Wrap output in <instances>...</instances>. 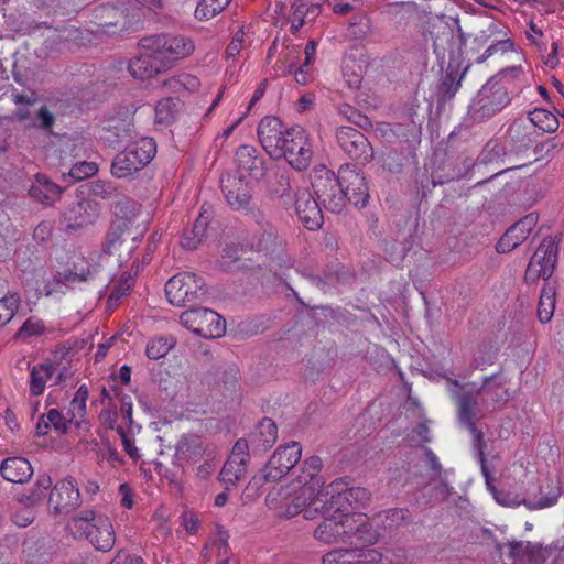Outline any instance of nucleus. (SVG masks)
Wrapping results in <instances>:
<instances>
[{"label":"nucleus","instance_id":"nucleus-36","mask_svg":"<svg viewBox=\"0 0 564 564\" xmlns=\"http://www.w3.org/2000/svg\"><path fill=\"white\" fill-rule=\"evenodd\" d=\"M55 368L52 365L40 364L32 368L30 373V392L32 395H41L44 392L46 381L52 377Z\"/></svg>","mask_w":564,"mask_h":564},{"label":"nucleus","instance_id":"nucleus-4","mask_svg":"<svg viewBox=\"0 0 564 564\" xmlns=\"http://www.w3.org/2000/svg\"><path fill=\"white\" fill-rule=\"evenodd\" d=\"M67 529L76 538H85L100 552H109L116 543V533L107 517L98 516L93 510H84L73 517Z\"/></svg>","mask_w":564,"mask_h":564},{"label":"nucleus","instance_id":"nucleus-12","mask_svg":"<svg viewBox=\"0 0 564 564\" xmlns=\"http://www.w3.org/2000/svg\"><path fill=\"white\" fill-rule=\"evenodd\" d=\"M180 321L187 329L204 338H218L226 329L225 319L215 311L205 307L183 312Z\"/></svg>","mask_w":564,"mask_h":564},{"label":"nucleus","instance_id":"nucleus-40","mask_svg":"<svg viewBox=\"0 0 564 564\" xmlns=\"http://www.w3.org/2000/svg\"><path fill=\"white\" fill-rule=\"evenodd\" d=\"M52 479L47 475H41L39 476L35 485L30 490L28 495H22L20 497V502L24 503L28 507H33L37 503H40L44 497L45 491L51 487Z\"/></svg>","mask_w":564,"mask_h":564},{"label":"nucleus","instance_id":"nucleus-21","mask_svg":"<svg viewBox=\"0 0 564 564\" xmlns=\"http://www.w3.org/2000/svg\"><path fill=\"white\" fill-rule=\"evenodd\" d=\"M278 438V427L275 423L268 417L262 419V421L257 425V427L249 434V440L251 443V453L252 454H262L267 452Z\"/></svg>","mask_w":564,"mask_h":564},{"label":"nucleus","instance_id":"nucleus-1","mask_svg":"<svg viewBox=\"0 0 564 564\" xmlns=\"http://www.w3.org/2000/svg\"><path fill=\"white\" fill-rule=\"evenodd\" d=\"M351 478L344 476L333 481V506L336 511L315 529V539L324 543L347 542L352 533Z\"/></svg>","mask_w":564,"mask_h":564},{"label":"nucleus","instance_id":"nucleus-17","mask_svg":"<svg viewBox=\"0 0 564 564\" xmlns=\"http://www.w3.org/2000/svg\"><path fill=\"white\" fill-rule=\"evenodd\" d=\"M288 128H284L282 121L274 117H264L258 124V139L264 151L271 156L276 158L281 152L280 143L283 140Z\"/></svg>","mask_w":564,"mask_h":564},{"label":"nucleus","instance_id":"nucleus-26","mask_svg":"<svg viewBox=\"0 0 564 564\" xmlns=\"http://www.w3.org/2000/svg\"><path fill=\"white\" fill-rule=\"evenodd\" d=\"M29 194L43 205H52L58 198L61 187L45 175L37 174L36 182L30 187Z\"/></svg>","mask_w":564,"mask_h":564},{"label":"nucleus","instance_id":"nucleus-8","mask_svg":"<svg viewBox=\"0 0 564 564\" xmlns=\"http://www.w3.org/2000/svg\"><path fill=\"white\" fill-rule=\"evenodd\" d=\"M280 147L283 153L274 158L275 160L284 158L288 163L297 171L307 169L313 152L306 132L302 127L295 126L288 128Z\"/></svg>","mask_w":564,"mask_h":564},{"label":"nucleus","instance_id":"nucleus-64","mask_svg":"<svg viewBox=\"0 0 564 564\" xmlns=\"http://www.w3.org/2000/svg\"><path fill=\"white\" fill-rule=\"evenodd\" d=\"M116 431H117V433L121 437V442H122V445H123V448H124L126 453L131 458H138L139 457V449L134 446L133 440H131L128 436V434L126 433V431L123 430L122 426H117Z\"/></svg>","mask_w":564,"mask_h":564},{"label":"nucleus","instance_id":"nucleus-59","mask_svg":"<svg viewBox=\"0 0 564 564\" xmlns=\"http://www.w3.org/2000/svg\"><path fill=\"white\" fill-rule=\"evenodd\" d=\"M336 139L340 148L350 153L352 148V129L348 126H341L337 129Z\"/></svg>","mask_w":564,"mask_h":564},{"label":"nucleus","instance_id":"nucleus-24","mask_svg":"<svg viewBox=\"0 0 564 564\" xmlns=\"http://www.w3.org/2000/svg\"><path fill=\"white\" fill-rule=\"evenodd\" d=\"M560 496H561L560 488H555L554 490L542 496L538 501H533L530 499L529 500L523 499L521 501V503H523L530 510L543 509V508H547V507L555 505ZM494 498L499 505L505 506V507L520 505V502H516L513 499H511L510 494L505 492V491L499 490L498 492H496Z\"/></svg>","mask_w":564,"mask_h":564},{"label":"nucleus","instance_id":"nucleus-2","mask_svg":"<svg viewBox=\"0 0 564 564\" xmlns=\"http://www.w3.org/2000/svg\"><path fill=\"white\" fill-rule=\"evenodd\" d=\"M350 172L349 163L339 166L338 175H335L324 165L312 171L311 184L314 195L325 209L338 214L347 206L350 187L348 174Z\"/></svg>","mask_w":564,"mask_h":564},{"label":"nucleus","instance_id":"nucleus-20","mask_svg":"<svg viewBox=\"0 0 564 564\" xmlns=\"http://www.w3.org/2000/svg\"><path fill=\"white\" fill-rule=\"evenodd\" d=\"M139 227L140 225L130 228L123 218H115L104 245V251L113 254L123 243L134 241L137 236L143 231V228Z\"/></svg>","mask_w":564,"mask_h":564},{"label":"nucleus","instance_id":"nucleus-23","mask_svg":"<svg viewBox=\"0 0 564 564\" xmlns=\"http://www.w3.org/2000/svg\"><path fill=\"white\" fill-rule=\"evenodd\" d=\"M236 164L240 173H247L253 178L264 175L263 160L258 156L256 148L241 145L236 152Z\"/></svg>","mask_w":564,"mask_h":564},{"label":"nucleus","instance_id":"nucleus-19","mask_svg":"<svg viewBox=\"0 0 564 564\" xmlns=\"http://www.w3.org/2000/svg\"><path fill=\"white\" fill-rule=\"evenodd\" d=\"M468 67L459 72V66L448 63L446 69L442 73L436 87V101L438 105H444L451 101L462 86V80L465 77Z\"/></svg>","mask_w":564,"mask_h":564},{"label":"nucleus","instance_id":"nucleus-41","mask_svg":"<svg viewBox=\"0 0 564 564\" xmlns=\"http://www.w3.org/2000/svg\"><path fill=\"white\" fill-rule=\"evenodd\" d=\"M528 237L514 225L510 226L496 245L499 253H507L520 246Z\"/></svg>","mask_w":564,"mask_h":564},{"label":"nucleus","instance_id":"nucleus-39","mask_svg":"<svg viewBox=\"0 0 564 564\" xmlns=\"http://www.w3.org/2000/svg\"><path fill=\"white\" fill-rule=\"evenodd\" d=\"M333 481L326 490H319L313 497L308 498L311 506L316 508L317 513L325 518L336 511V506H333Z\"/></svg>","mask_w":564,"mask_h":564},{"label":"nucleus","instance_id":"nucleus-52","mask_svg":"<svg viewBox=\"0 0 564 564\" xmlns=\"http://www.w3.org/2000/svg\"><path fill=\"white\" fill-rule=\"evenodd\" d=\"M323 564H352L351 549H336L323 556Z\"/></svg>","mask_w":564,"mask_h":564},{"label":"nucleus","instance_id":"nucleus-14","mask_svg":"<svg viewBox=\"0 0 564 564\" xmlns=\"http://www.w3.org/2000/svg\"><path fill=\"white\" fill-rule=\"evenodd\" d=\"M80 502L78 488L72 477L59 480L52 489L48 497V509L54 514H68Z\"/></svg>","mask_w":564,"mask_h":564},{"label":"nucleus","instance_id":"nucleus-60","mask_svg":"<svg viewBox=\"0 0 564 564\" xmlns=\"http://www.w3.org/2000/svg\"><path fill=\"white\" fill-rule=\"evenodd\" d=\"M36 119L39 121V127L47 132L52 131V128L55 123L54 115L48 110L46 106H42L36 112Z\"/></svg>","mask_w":564,"mask_h":564},{"label":"nucleus","instance_id":"nucleus-15","mask_svg":"<svg viewBox=\"0 0 564 564\" xmlns=\"http://www.w3.org/2000/svg\"><path fill=\"white\" fill-rule=\"evenodd\" d=\"M100 214V205L91 198H83L72 203L64 212V224L67 230H77L96 223Z\"/></svg>","mask_w":564,"mask_h":564},{"label":"nucleus","instance_id":"nucleus-30","mask_svg":"<svg viewBox=\"0 0 564 564\" xmlns=\"http://www.w3.org/2000/svg\"><path fill=\"white\" fill-rule=\"evenodd\" d=\"M555 296V286L550 282L544 283L536 311L538 318L543 324L549 323L553 317L556 303Z\"/></svg>","mask_w":564,"mask_h":564},{"label":"nucleus","instance_id":"nucleus-33","mask_svg":"<svg viewBox=\"0 0 564 564\" xmlns=\"http://www.w3.org/2000/svg\"><path fill=\"white\" fill-rule=\"evenodd\" d=\"M208 225V217L204 214H200L191 230L184 231L181 245L184 249L194 250L196 249L203 241Z\"/></svg>","mask_w":564,"mask_h":564},{"label":"nucleus","instance_id":"nucleus-7","mask_svg":"<svg viewBox=\"0 0 564 564\" xmlns=\"http://www.w3.org/2000/svg\"><path fill=\"white\" fill-rule=\"evenodd\" d=\"M167 301L175 306H185L204 301L205 283L192 272H182L172 276L165 284Z\"/></svg>","mask_w":564,"mask_h":564},{"label":"nucleus","instance_id":"nucleus-42","mask_svg":"<svg viewBox=\"0 0 564 564\" xmlns=\"http://www.w3.org/2000/svg\"><path fill=\"white\" fill-rule=\"evenodd\" d=\"M116 218H123L130 228H135V224L140 215V205L131 199L124 198L118 202L115 212Z\"/></svg>","mask_w":564,"mask_h":564},{"label":"nucleus","instance_id":"nucleus-16","mask_svg":"<svg viewBox=\"0 0 564 564\" xmlns=\"http://www.w3.org/2000/svg\"><path fill=\"white\" fill-rule=\"evenodd\" d=\"M142 53L129 63L130 74L145 80L170 69L169 59L159 55L154 50L142 48Z\"/></svg>","mask_w":564,"mask_h":564},{"label":"nucleus","instance_id":"nucleus-11","mask_svg":"<svg viewBox=\"0 0 564 564\" xmlns=\"http://www.w3.org/2000/svg\"><path fill=\"white\" fill-rule=\"evenodd\" d=\"M221 191L231 209L245 212L257 223L263 220V214L257 207L251 188L242 175L239 177L228 176L226 180H221Z\"/></svg>","mask_w":564,"mask_h":564},{"label":"nucleus","instance_id":"nucleus-18","mask_svg":"<svg viewBox=\"0 0 564 564\" xmlns=\"http://www.w3.org/2000/svg\"><path fill=\"white\" fill-rule=\"evenodd\" d=\"M322 204L306 189L296 194L295 209L300 220L310 229L315 230L323 224Z\"/></svg>","mask_w":564,"mask_h":564},{"label":"nucleus","instance_id":"nucleus-62","mask_svg":"<svg viewBox=\"0 0 564 564\" xmlns=\"http://www.w3.org/2000/svg\"><path fill=\"white\" fill-rule=\"evenodd\" d=\"M334 106L337 110V113L341 116L347 122H350V118L352 115V107L349 102L345 101L343 95L339 91H336L333 97Z\"/></svg>","mask_w":564,"mask_h":564},{"label":"nucleus","instance_id":"nucleus-34","mask_svg":"<svg viewBox=\"0 0 564 564\" xmlns=\"http://www.w3.org/2000/svg\"><path fill=\"white\" fill-rule=\"evenodd\" d=\"M530 126L534 129L542 130L543 132L553 133L558 129V119L551 111L543 108H535L528 113Z\"/></svg>","mask_w":564,"mask_h":564},{"label":"nucleus","instance_id":"nucleus-9","mask_svg":"<svg viewBox=\"0 0 564 564\" xmlns=\"http://www.w3.org/2000/svg\"><path fill=\"white\" fill-rule=\"evenodd\" d=\"M560 239L545 237L533 256L531 257L525 270L524 279L529 283L535 282L542 278L545 283L551 279L558 257Z\"/></svg>","mask_w":564,"mask_h":564},{"label":"nucleus","instance_id":"nucleus-43","mask_svg":"<svg viewBox=\"0 0 564 564\" xmlns=\"http://www.w3.org/2000/svg\"><path fill=\"white\" fill-rule=\"evenodd\" d=\"M386 528L390 531L406 527L412 522L411 512L406 508H391L386 510Z\"/></svg>","mask_w":564,"mask_h":564},{"label":"nucleus","instance_id":"nucleus-56","mask_svg":"<svg viewBox=\"0 0 564 564\" xmlns=\"http://www.w3.org/2000/svg\"><path fill=\"white\" fill-rule=\"evenodd\" d=\"M132 284H133V281H132V278L130 274L127 276H122L119 284L112 289V291L109 295L108 302L117 303L120 299H122L123 296H126L128 294V292L132 288Z\"/></svg>","mask_w":564,"mask_h":564},{"label":"nucleus","instance_id":"nucleus-47","mask_svg":"<svg viewBox=\"0 0 564 564\" xmlns=\"http://www.w3.org/2000/svg\"><path fill=\"white\" fill-rule=\"evenodd\" d=\"M176 449L178 453L192 458L203 454L204 445L198 436L185 435L178 441Z\"/></svg>","mask_w":564,"mask_h":564},{"label":"nucleus","instance_id":"nucleus-5","mask_svg":"<svg viewBox=\"0 0 564 564\" xmlns=\"http://www.w3.org/2000/svg\"><path fill=\"white\" fill-rule=\"evenodd\" d=\"M498 375L484 378L481 387L477 390H466L457 380H451L456 390H451V394L457 403V420L462 427L469 431L473 436V443H480L484 440V432L477 429L475 420L481 416L478 398L486 390L489 382L495 380Z\"/></svg>","mask_w":564,"mask_h":564},{"label":"nucleus","instance_id":"nucleus-63","mask_svg":"<svg viewBox=\"0 0 564 564\" xmlns=\"http://www.w3.org/2000/svg\"><path fill=\"white\" fill-rule=\"evenodd\" d=\"M538 219H539L538 214L530 213V214L525 215L524 217H522L517 223H514L513 225L516 226V228L521 230L527 237H529L532 229L536 226Z\"/></svg>","mask_w":564,"mask_h":564},{"label":"nucleus","instance_id":"nucleus-27","mask_svg":"<svg viewBox=\"0 0 564 564\" xmlns=\"http://www.w3.org/2000/svg\"><path fill=\"white\" fill-rule=\"evenodd\" d=\"M323 463L318 456H311L304 460L302 473L297 476V482L305 487L306 490H314L315 487H321L324 481L319 477Z\"/></svg>","mask_w":564,"mask_h":564},{"label":"nucleus","instance_id":"nucleus-25","mask_svg":"<svg viewBox=\"0 0 564 564\" xmlns=\"http://www.w3.org/2000/svg\"><path fill=\"white\" fill-rule=\"evenodd\" d=\"M534 134L532 126L521 119L514 120L508 129V135L517 152L528 150L535 141Z\"/></svg>","mask_w":564,"mask_h":564},{"label":"nucleus","instance_id":"nucleus-45","mask_svg":"<svg viewBox=\"0 0 564 564\" xmlns=\"http://www.w3.org/2000/svg\"><path fill=\"white\" fill-rule=\"evenodd\" d=\"M497 550L502 553L503 547L509 549V556L514 561L513 564H524V560L530 551L531 543L523 541H511L506 544L498 543Z\"/></svg>","mask_w":564,"mask_h":564},{"label":"nucleus","instance_id":"nucleus-38","mask_svg":"<svg viewBox=\"0 0 564 564\" xmlns=\"http://www.w3.org/2000/svg\"><path fill=\"white\" fill-rule=\"evenodd\" d=\"M231 0H199L195 9V18L208 21L223 12Z\"/></svg>","mask_w":564,"mask_h":564},{"label":"nucleus","instance_id":"nucleus-53","mask_svg":"<svg viewBox=\"0 0 564 564\" xmlns=\"http://www.w3.org/2000/svg\"><path fill=\"white\" fill-rule=\"evenodd\" d=\"M513 50L514 44L510 39L497 41L496 43L489 45L484 54L476 59V62L480 64L498 52L506 53Z\"/></svg>","mask_w":564,"mask_h":564},{"label":"nucleus","instance_id":"nucleus-10","mask_svg":"<svg viewBox=\"0 0 564 564\" xmlns=\"http://www.w3.org/2000/svg\"><path fill=\"white\" fill-rule=\"evenodd\" d=\"M141 48L154 50L159 55L169 59L170 68L177 59L189 56L195 48L194 42L185 36L172 34H154L140 40Z\"/></svg>","mask_w":564,"mask_h":564},{"label":"nucleus","instance_id":"nucleus-55","mask_svg":"<svg viewBox=\"0 0 564 564\" xmlns=\"http://www.w3.org/2000/svg\"><path fill=\"white\" fill-rule=\"evenodd\" d=\"M251 452V443L250 440L239 438L231 451V455L229 458H235L237 460H241L243 464H248Z\"/></svg>","mask_w":564,"mask_h":564},{"label":"nucleus","instance_id":"nucleus-44","mask_svg":"<svg viewBox=\"0 0 564 564\" xmlns=\"http://www.w3.org/2000/svg\"><path fill=\"white\" fill-rule=\"evenodd\" d=\"M175 341L167 337H158L151 339L145 349L147 357L151 360H159L166 356L169 351L174 347Z\"/></svg>","mask_w":564,"mask_h":564},{"label":"nucleus","instance_id":"nucleus-51","mask_svg":"<svg viewBox=\"0 0 564 564\" xmlns=\"http://www.w3.org/2000/svg\"><path fill=\"white\" fill-rule=\"evenodd\" d=\"M97 171L98 166L96 163L83 161L73 165L69 171V176L75 181H82L95 175Z\"/></svg>","mask_w":564,"mask_h":564},{"label":"nucleus","instance_id":"nucleus-28","mask_svg":"<svg viewBox=\"0 0 564 564\" xmlns=\"http://www.w3.org/2000/svg\"><path fill=\"white\" fill-rule=\"evenodd\" d=\"M464 172L458 167L452 159L443 160L435 166L431 173V183L433 187L444 185L449 182L460 180Z\"/></svg>","mask_w":564,"mask_h":564},{"label":"nucleus","instance_id":"nucleus-54","mask_svg":"<svg viewBox=\"0 0 564 564\" xmlns=\"http://www.w3.org/2000/svg\"><path fill=\"white\" fill-rule=\"evenodd\" d=\"M87 187H88V192L91 195H94L96 197L104 198V199L111 197L115 193V187L112 186V184L101 181V180H96V181L89 182L87 184Z\"/></svg>","mask_w":564,"mask_h":564},{"label":"nucleus","instance_id":"nucleus-22","mask_svg":"<svg viewBox=\"0 0 564 564\" xmlns=\"http://www.w3.org/2000/svg\"><path fill=\"white\" fill-rule=\"evenodd\" d=\"M0 474L7 481L24 484L33 475V468L30 462L24 457L14 456L1 462Z\"/></svg>","mask_w":564,"mask_h":564},{"label":"nucleus","instance_id":"nucleus-49","mask_svg":"<svg viewBox=\"0 0 564 564\" xmlns=\"http://www.w3.org/2000/svg\"><path fill=\"white\" fill-rule=\"evenodd\" d=\"M45 326L42 319L37 317L28 318L23 325L19 328L17 333V337L19 338H28L32 336L41 335L44 330Z\"/></svg>","mask_w":564,"mask_h":564},{"label":"nucleus","instance_id":"nucleus-48","mask_svg":"<svg viewBox=\"0 0 564 564\" xmlns=\"http://www.w3.org/2000/svg\"><path fill=\"white\" fill-rule=\"evenodd\" d=\"M20 305V299L10 294L0 300V327L8 324L14 316Z\"/></svg>","mask_w":564,"mask_h":564},{"label":"nucleus","instance_id":"nucleus-31","mask_svg":"<svg viewBox=\"0 0 564 564\" xmlns=\"http://www.w3.org/2000/svg\"><path fill=\"white\" fill-rule=\"evenodd\" d=\"M99 272L98 265L85 264L84 262L75 263L73 269L58 273L56 278L58 283L67 284L70 282H86L93 280Z\"/></svg>","mask_w":564,"mask_h":564},{"label":"nucleus","instance_id":"nucleus-3","mask_svg":"<svg viewBox=\"0 0 564 564\" xmlns=\"http://www.w3.org/2000/svg\"><path fill=\"white\" fill-rule=\"evenodd\" d=\"M507 72L519 74L520 67H512L489 78L477 93L469 105L467 119L471 122H482L492 118L510 104L508 88L503 85L500 76Z\"/></svg>","mask_w":564,"mask_h":564},{"label":"nucleus","instance_id":"nucleus-13","mask_svg":"<svg viewBox=\"0 0 564 564\" xmlns=\"http://www.w3.org/2000/svg\"><path fill=\"white\" fill-rule=\"evenodd\" d=\"M301 455L302 447L297 442L292 441L280 445L262 468L261 479L265 482L281 480L299 463Z\"/></svg>","mask_w":564,"mask_h":564},{"label":"nucleus","instance_id":"nucleus-32","mask_svg":"<svg viewBox=\"0 0 564 564\" xmlns=\"http://www.w3.org/2000/svg\"><path fill=\"white\" fill-rule=\"evenodd\" d=\"M183 102L178 98L161 99L155 107V121L160 124H171L182 110Z\"/></svg>","mask_w":564,"mask_h":564},{"label":"nucleus","instance_id":"nucleus-57","mask_svg":"<svg viewBox=\"0 0 564 564\" xmlns=\"http://www.w3.org/2000/svg\"><path fill=\"white\" fill-rule=\"evenodd\" d=\"M381 556V553L377 550H358L355 547V564H378Z\"/></svg>","mask_w":564,"mask_h":564},{"label":"nucleus","instance_id":"nucleus-29","mask_svg":"<svg viewBox=\"0 0 564 564\" xmlns=\"http://www.w3.org/2000/svg\"><path fill=\"white\" fill-rule=\"evenodd\" d=\"M355 524H357V528L355 529V540L361 542L360 546L355 543V547L358 550H368V546L377 543L379 533L373 529V525L366 513H358V517H355Z\"/></svg>","mask_w":564,"mask_h":564},{"label":"nucleus","instance_id":"nucleus-37","mask_svg":"<svg viewBox=\"0 0 564 564\" xmlns=\"http://www.w3.org/2000/svg\"><path fill=\"white\" fill-rule=\"evenodd\" d=\"M506 148L498 140H490L479 153L475 165L499 164L506 156Z\"/></svg>","mask_w":564,"mask_h":564},{"label":"nucleus","instance_id":"nucleus-35","mask_svg":"<svg viewBox=\"0 0 564 564\" xmlns=\"http://www.w3.org/2000/svg\"><path fill=\"white\" fill-rule=\"evenodd\" d=\"M247 473V464L241 463V460H237L235 458H229L220 474L219 480L226 485V490H229L230 487L236 486L237 482L246 475Z\"/></svg>","mask_w":564,"mask_h":564},{"label":"nucleus","instance_id":"nucleus-50","mask_svg":"<svg viewBox=\"0 0 564 564\" xmlns=\"http://www.w3.org/2000/svg\"><path fill=\"white\" fill-rule=\"evenodd\" d=\"M88 399V389L85 384H82L76 391L72 402H70V412L73 413V417L83 415L86 412V401Z\"/></svg>","mask_w":564,"mask_h":564},{"label":"nucleus","instance_id":"nucleus-58","mask_svg":"<svg viewBox=\"0 0 564 564\" xmlns=\"http://www.w3.org/2000/svg\"><path fill=\"white\" fill-rule=\"evenodd\" d=\"M371 32V22L366 14H355V41L366 37Z\"/></svg>","mask_w":564,"mask_h":564},{"label":"nucleus","instance_id":"nucleus-6","mask_svg":"<svg viewBox=\"0 0 564 564\" xmlns=\"http://www.w3.org/2000/svg\"><path fill=\"white\" fill-rule=\"evenodd\" d=\"M156 153V144L151 138H142L129 144L118 153L111 164V173L115 177H129L141 171L151 162Z\"/></svg>","mask_w":564,"mask_h":564},{"label":"nucleus","instance_id":"nucleus-61","mask_svg":"<svg viewBox=\"0 0 564 564\" xmlns=\"http://www.w3.org/2000/svg\"><path fill=\"white\" fill-rule=\"evenodd\" d=\"M46 419L50 422V425L54 427V430L61 434L66 433L67 431V421L63 417L61 412L56 409H51L46 413Z\"/></svg>","mask_w":564,"mask_h":564},{"label":"nucleus","instance_id":"nucleus-46","mask_svg":"<svg viewBox=\"0 0 564 564\" xmlns=\"http://www.w3.org/2000/svg\"><path fill=\"white\" fill-rule=\"evenodd\" d=\"M373 158V150L368 140V138L355 130V161H358V164H366L370 162Z\"/></svg>","mask_w":564,"mask_h":564}]
</instances>
